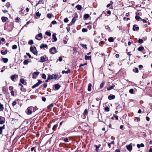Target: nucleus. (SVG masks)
Instances as JSON below:
<instances>
[{"label": "nucleus", "instance_id": "37", "mask_svg": "<svg viewBox=\"0 0 152 152\" xmlns=\"http://www.w3.org/2000/svg\"><path fill=\"white\" fill-rule=\"evenodd\" d=\"M133 71L134 72L136 73H138L139 72L138 69L137 68H135L133 70Z\"/></svg>", "mask_w": 152, "mask_h": 152}, {"label": "nucleus", "instance_id": "16", "mask_svg": "<svg viewBox=\"0 0 152 152\" xmlns=\"http://www.w3.org/2000/svg\"><path fill=\"white\" fill-rule=\"evenodd\" d=\"M46 61L45 58L44 56H42L40 58V60L39 61L40 62H43Z\"/></svg>", "mask_w": 152, "mask_h": 152}, {"label": "nucleus", "instance_id": "44", "mask_svg": "<svg viewBox=\"0 0 152 152\" xmlns=\"http://www.w3.org/2000/svg\"><path fill=\"white\" fill-rule=\"evenodd\" d=\"M16 104V102L15 101H14L12 102V105L13 106H14Z\"/></svg>", "mask_w": 152, "mask_h": 152}, {"label": "nucleus", "instance_id": "15", "mask_svg": "<svg viewBox=\"0 0 152 152\" xmlns=\"http://www.w3.org/2000/svg\"><path fill=\"white\" fill-rule=\"evenodd\" d=\"M5 129V125H4L2 127L0 126V134H1L3 131L2 130Z\"/></svg>", "mask_w": 152, "mask_h": 152}, {"label": "nucleus", "instance_id": "7", "mask_svg": "<svg viewBox=\"0 0 152 152\" xmlns=\"http://www.w3.org/2000/svg\"><path fill=\"white\" fill-rule=\"evenodd\" d=\"M77 17L78 16L77 14H75L74 15V16L71 22L72 24H74L75 23Z\"/></svg>", "mask_w": 152, "mask_h": 152}, {"label": "nucleus", "instance_id": "4", "mask_svg": "<svg viewBox=\"0 0 152 152\" xmlns=\"http://www.w3.org/2000/svg\"><path fill=\"white\" fill-rule=\"evenodd\" d=\"M38 82L37 83L35 84H34V85L33 86H32V88H35L36 87H37V86H39V85L42 82V81H41L40 80H38Z\"/></svg>", "mask_w": 152, "mask_h": 152}, {"label": "nucleus", "instance_id": "2", "mask_svg": "<svg viewBox=\"0 0 152 152\" xmlns=\"http://www.w3.org/2000/svg\"><path fill=\"white\" fill-rule=\"evenodd\" d=\"M57 50L55 47H53L50 49V52L51 54H54L56 53Z\"/></svg>", "mask_w": 152, "mask_h": 152}, {"label": "nucleus", "instance_id": "39", "mask_svg": "<svg viewBox=\"0 0 152 152\" xmlns=\"http://www.w3.org/2000/svg\"><path fill=\"white\" fill-rule=\"evenodd\" d=\"M20 82L23 84L24 83V80L23 78H21L20 79Z\"/></svg>", "mask_w": 152, "mask_h": 152}, {"label": "nucleus", "instance_id": "40", "mask_svg": "<svg viewBox=\"0 0 152 152\" xmlns=\"http://www.w3.org/2000/svg\"><path fill=\"white\" fill-rule=\"evenodd\" d=\"M42 78L46 79V76L45 74H43L42 75Z\"/></svg>", "mask_w": 152, "mask_h": 152}, {"label": "nucleus", "instance_id": "38", "mask_svg": "<svg viewBox=\"0 0 152 152\" xmlns=\"http://www.w3.org/2000/svg\"><path fill=\"white\" fill-rule=\"evenodd\" d=\"M114 88V86H111L110 87L107 88V90L108 91H110L111 89H113Z\"/></svg>", "mask_w": 152, "mask_h": 152}, {"label": "nucleus", "instance_id": "20", "mask_svg": "<svg viewBox=\"0 0 152 152\" xmlns=\"http://www.w3.org/2000/svg\"><path fill=\"white\" fill-rule=\"evenodd\" d=\"M70 70L69 69H68V70L66 71H62V74H64L65 73L68 74L70 73Z\"/></svg>", "mask_w": 152, "mask_h": 152}, {"label": "nucleus", "instance_id": "46", "mask_svg": "<svg viewBox=\"0 0 152 152\" xmlns=\"http://www.w3.org/2000/svg\"><path fill=\"white\" fill-rule=\"evenodd\" d=\"M129 92L131 94H133L134 93L133 89H130L129 90Z\"/></svg>", "mask_w": 152, "mask_h": 152}, {"label": "nucleus", "instance_id": "25", "mask_svg": "<svg viewBox=\"0 0 152 152\" xmlns=\"http://www.w3.org/2000/svg\"><path fill=\"white\" fill-rule=\"evenodd\" d=\"M144 49V48L142 46H141V47H139L138 49H137V50L138 51H141L142 50Z\"/></svg>", "mask_w": 152, "mask_h": 152}, {"label": "nucleus", "instance_id": "26", "mask_svg": "<svg viewBox=\"0 0 152 152\" xmlns=\"http://www.w3.org/2000/svg\"><path fill=\"white\" fill-rule=\"evenodd\" d=\"M104 84L105 82H102L100 85V88H102L103 87Z\"/></svg>", "mask_w": 152, "mask_h": 152}, {"label": "nucleus", "instance_id": "45", "mask_svg": "<svg viewBox=\"0 0 152 152\" xmlns=\"http://www.w3.org/2000/svg\"><path fill=\"white\" fill-rule=\"evenodd\" d=\"M47 17L49 18H51V17H52V15L51 14H48L47 15Z\"/></svg>", "mask_w": 152, "mask_h": 152}, {"label": "nucleus", "instance_id": "1", "mask_svg": "<svg viewBox=\"0 0 152 152\" xmlns=\"http://www.w3.org/2000/svg\"><path fill=\"white\" fill-rule=\"evenodd\" d=\"M32 107H28L26 110V112L27 114L28 115H31L32 114Z\"/></svg>", "mask_w": 152, "mask_h": 152}, {"label": "nucleus", "instance_id": "47", "mask_svg": "<svg viewBox=\"0 0 152 152\" xmlns=\"http://www.w3.org/2000/svg\"><path fill=\"white\" fill-rule=\"evenodd\" d=\"M105 110L107 112L109 111L110 110V108L108 107H106L105 108Z\"/></svg>", "mask_w": 152, "mask_h": 152}, {"label": "nucleus", "instance_id": "21", "mask_svg": "<svg viewBox=\"0 0 152 152\" xmlns=\"http://www.w3.org/2000/svg\"><path fill=\"white\" fill-rule=\"evenodd\" d=\"M47 45L46 44H42L40 46V48H47Z\"/></svg>", "mask_w": 152, "mask_h": 152}, {"label": "nucleus", "instance_id": "49", "mask_svg": "<svg viewBox=\"0 0 152 152\" xmlns=\"http://www.w3.org/2000/svg\"><path fill=\"white\" fill-rule=\"evenodd\" d=\"M69 20L67 18H65L64 20V21L65 23H67L68 22Z\"/></svg>", "mask_w": 152, "mask_h": 152}, {"label": "nucleus", "instance_id": "54", "mask_svg": "<svg viewBox=\"0 0 152 152\" xmlns=\"http://www.w3.org/2000/svg\"><path fill=\"white\" fill-rule=\"evenodd\" d=\"M11 94L12 96H14V91H11Z\"/></svg>", "mask_w": 152, "mask_h": 152}, {"label": "nucleus", "instance_id": "3", "mask_svg": "<svg viewBox=\"0 0 152 152\" xmlns=\"http://www.w3.org/2000/svg\"><path fill=\"white\" fill-rule=\"evenodd\" d=\"M30 50L34 54H36L37 53L36 48L35 47L33 48L31 47L30 48Z\"/></svg>", "mask_w": 152, "mask_h": 152}, {"label": "nucleus", "instance_id": "62", "mask_svg": "<svg viewBox=\"0 0 152 152\" xmlns=\"http://www.w3.org/2000/svg\"><path fill=\"white\" fill-rule=\"evenodd\" d=\"M107 13L109 15H110L111 13V12L110 10H108L107 11Z\"/></svg>", "mask_w": 152, "mask_h": 152}, {"label": "nucleus", "instance_id": "6", "mask_svg": "<svg viewBox=\"0 0 152 152\" xmlns=\"http://www.w3.org/2000/svg\"><path fill=\"white\" fill-rule=\"evenodd\" d=\"M42 37V34L41 33L38 34L36 36L35 38L37 40H40L41 39Z\"/></svg>", "mask_w": 152, "mask_h": 152}, {"label": "nucleus", "instance_id": "48", "mask_svg": "<svg viewBox=\"0 0 152 152\" xmlns=\"http://www.w3.org/2000/svg\"><path fill=\"white\" fill-rule=\"evenodd\" d=\"M82 31L83 32H86L87 31V29L85 28H83L82 29Z\"/></svg>", "mask_w": 152, "mask_h": 152}, {"label": "nucleus", "instance_id": "31", "mask_svg": "<svg viewBox=\"0 0 152 152\" xmlns=\"http://www.w3.org/2000/svg\"><path fill=\"white\" fill-rule=\"evenodd\" d=\"M3 61L5 63H7L8 61V59L7 58H3L2 59Z\"/></svg>", "mask_w": 152, "mask_h": 152}, {"label": "nucleus", "instance_id": "13", "mask_svg": "<svg viewBox=\"0 0 152 152\" xmlns=\"http://www.w3.org/2000/svg\"><path fill=\"white\" fill-rule=\"evenodd\" d=\"M115 96L114 95H110L109 96L108 98L109 100L114 99L115 98Z\"/></svg>", "mask_w": 152, "mask_h": 152}, {"label": "nucleus", "instance_id": "53", "mask_svg": "<svg viewBox=\"0 0 152 152\" xmlns=\"http://www.w3.org/2000/svg\"><path fill=\"white\" fill-rule=\"evenodd\" d=\"M96 146V151L98 152L99 149V147L96 145H95Z\"/></svg>", "mask_w": 152, "mask_h": 152}, {"label": "nucleus", "instance_id": "28", "mask_svg": "<svg viewBox=\"0 0 152 152\" xmlns=\"http://www.w3.org/2000/svg\"><path fill=\"white\" fill-rule=\"evenodd\" d=\"M108 41L110 42H113L114 41V39L113 37H110L109 38Z\"/></svg>", "mask_w": 152, "mask_h": 152}, {"label": "nucleus", "instance_id": "19", "mask_svg": "<svg viewBox=\"0 0 152 152\" xmlns=\"http://www.w3.org/2000/svg\"><path fill=\"white\" fill-rule=\"evenodd\" d=\"M92 85L91 83H89L88 84V91H90L91 90V87Z\"/></svg>", "mask_w": 152, "mask_h": 152}, {"label": "nucleus", "instance_id": "32", "mask_svg": "<svg viewBox=\"0 0 152 152\" xmlns=\"http://www.w3.org/2000/svg\"><path fill=\"white\" fill-rule=\"evenodd\" d=\"M89 17V15L87 14H86L84 15V17L86 19H87Z\"/></svg>", "mask_w": 152, "mask_h": 152}, {"label": "nucleus", "instance_id": "35", "mask_svg": "<svg viewBox=\"0 0 152 152\" xmlns=\"http://www.w3.org/2000/svg\"><path fill=\"white\" fill-rule=\"evenodd\" d=\"M45 34L49 36H51V33L49 31H46L45 32Z\"/></svg>", "mask_w": 152, "mask_h": 152}, {"label": "nucleus", "instance_id": "41", "mask_svg": "<svg viewBox=\"0 0 152 152\" xmlns=\"http://www.w3.org/2000/svg\"><path fill=\"white\" fill-rule=\"evenodd\" d=\"M143 42V40L141 39H139L138 40V42L140 43H142Z\"/></svg>", "mask_w": 152, "mask_h": 152}, {"label": "nucleus", "instance_id": "58", "mask_svg": "<svg viewBox=\"0 0 152 152\" xmlns=\"http://www.w3.org/2000/svg\"><path fill=\"white\" fill-rule=\"evenodd\" d=\"M42 100L43 101L45 102L46 100V99L45 97H42Z\"/></svg>", "mask_w": 152, "mask_h": 152}, {"label": "nucleus", "instance_id": "33", "mask_svg": "<svg viewBox=\"0 0 152 152\" xmlns=\"http://www.w3.org/2000/svg\"><path fill=\"white\" fill-rule=\"evenodd\" d=\"M33 43H34V42H33V40H30L29 41V42H28V44L29 45H32L33 44Z\"/></svg>", "mask_w": 152, "mask_h": 152}, {"label": "nucleus", "instance_id": "59", "mask_svg": "<svg viewBox=\"0 0 152 152\" xmlns=\"http://www.w3.org/2000/svg\"><path fill=\"white\" fill-rule=\"evenodd\" d=\"M26 55L29 56V58H31V56L30 54L29 53H26Z\"/></svg>", "mask_w": 152, "mask_h": 152}, {"label": "nucleus", "instance_id": "23", "mask_svg": "<svg viewBox=\"0 0 152 152\" xmlns=\"http://www.w3.org/2000/svg\"><path fill=\"white\" fill-rule=\"evenodd\" d=\"M137 146L138 148H140L141 147H143L144 146V145L143 143H141L140 144H137Z\"/></svg>", "mask_w": 152, "mask_h": 152}, {"label": "nucleus", "instance_id": "34", "mask_svg": "<svg viewBox=\"0 0 152 152\" xmlns=\"http://www.w3.org/2000/svg\"><path fill=\"white\" fill-rule=\"evenodd\" d=\"M28 62H29L27 60H26L24 61L23 64L24 65H27L28 64Z\"/></svg>", "mask_w": 152, "mask_h": 152}, {"label": "nucleus", "instance_id": "42", "mask_svg": "<svg viewBox=\"0 0 152 152\" xmlns=\"http://www.w3.org/2000/svg\"><path fill=\"white\" fill-rule=\"evenodd\" d=\"M17 46L16 45H14L12 46V48L13 49H17Z\"/></svg>", "mask_w": 152, "mask_h": 152}, {"label": "nucleus", "instance_id": "22", "mask_svg": "<svg viewBox=\"0 0 152 152\" xmlns=\"http://www.w3.org/2000/svg\"><path fill=\"white\" fill-rule=\"evenodd\" d=\"M39 72H34L33 75V78H35L34 77V74L36 75L37 76L39 75Z\"/></svg>", "mask_w": 152, "mask_h": 152}, {"label": "nucleus", "instance_id": "12", "mask_svg": "<svg viewBox=\"0 0 152 152\" xmlns=\"http://www.w3.org/2000/svg\"><path fill=\"white\" fill-rule=\"evenodd\" d=\"M56 33L53 34L52 35V37L54 39V41L53 42H56L57 39L56 36Z\"/></svg>", "mask_w": 152, "mask_h": 152}, {"label": "nucleus", "instance_id": "27", "mask_svg": "<svg viewBox=\"0 0 152 152\" xmlns=\"http://www.w3.org/2000/svg\"><path fill=\"white\" fill-rule=\"evenodd\" d=\"M76 7L78 10H80L82 8V6L80 5H77Z\"/></svg>", "mask_w": 152, "mask_h": 152}, {"label": "nucleus", "instance_id": "10", "mask_svg": "<svg viewBox=\"0 0 152 152\" xmlns=\"http://www.w3.org/2000/svg\"><path fill=\"white\" fill-rule=\"evenodd\" d=\"M126 147L127 149L129 151H131L132 150V147L131 144L127 145Z\"/></svg>", "mask_w": 152, "mask_h": 152}, {"label": "nucleus", "instance_id": "14", "mask_svg": "<svg viewBox=\"0 0 152 152\" xmlns=\"http://www.w3.org/2000/svg\"><path fill=\"white\" fill-rule=\"evenodd\" d=\"M1 20L2 22H5L8 19V18L7 17H1Z\"/></svg>", "mask_w": 152, "mask_h": 152}, {"label": "nucleus", "instance_id": "43", "mask_svg": "<svg viewBox=\"0 0 152 152\" xmlns=\"http://www.w3.org/2000/svg\"><path fill=\"white\" fill-rule=\"evenodd\" d=\"M36 15L37 16L40 17L41 15V14L39 12H38L36 13Z\"/></svg>", "mask_w": 152, "mask_h": 152}, {"label": "nucleus", "instance_id": "8", "mask_svg": "<svg viewBox=\"0 0 152 152\" xmlns=\"http://www.w3.org/2000/svg\"><path fill=\"white\" fill-rule=\"evenodd\" d=\"M5 118L1 116H0V124H2L5 123Z\"/></svg>", "mask_w": 152, "mask_h": 152}, {"label": "nucleus", "instance_id": "18", "mask_svg": "<svg viewBox=\"0 0 152 152\" xmlns=\"http://www.w3.org/2000/svg\"><path fill=\"white\" fill-rule=\"evenodd\" d=\"M61 86L60 85H59L58 84H56L55 85V88L56 89V90H58L60 88Z\"/></svg>", "mask_w": 152, "mask_h": 152}, {"label": "nucleus", "instance_id": "52", "mask_svg": "<svg viewBox=\"0 0 152 152\" xmlns=\"http://www.w3.org/2000/svg\"><path fill=\"white\" fill-rule=\"evenodd\" d=\"M82 46L83 48H85L86 49L87 48L86 45L82 44Z\"/></svg>", "mask_w": 152, "mask_h": 152}, {"label": "nucleus", "instance_id": "17", "mask_svg": "<svg viewBox=\"0 0 152 152\" xmlns=\"http://www.w3.org/2000/svg\"><path fill=\"white\" fill-rule=\"evenodd\" d=\"M8 50H6L4 51L3 50H2L1 51V53L3 55H5L7 54V53Z\"/></svg>", "mask_w": 152, "mask_h": 152}, {"label": "nucleus", "instance_id": "29", "mask_svg": "<svg viewBox=\"0 0 152 152\" xmlns=\"http://www.w3.org/2000/svg\"><path fill=\"white\" fill-rule=\"evenodd\" d=\"M85 59L86 60H90L91 59V56H88L86 55L85 56Z\"/></svg>", "mask_w": 152, "mask_h": 152}, {"label": "nucleus", "instance_id": "51", "mask_svg": "<svg viewBox=\"0 0 152 152\" xmlns=\"http://www.w3.org/2000/svg\"><path fill=\"white\" fill-rule=\"evenodd\" d=\"M113 4V2H112V1H111V3L110 4H108L107 6V7H109L112 4Z\"/></svg>", "mask_w": 152, "mask_h": 152}, {"label": "nucleus", "instance_id": "64", "mask_svg": "<svg viewBox=\"0 0 152 152\" xmlns=\"http://www.w3.org/2000/svg\"><path fill=\"white\" fill-rule=\"evenodd\" d=\"M114 117L115 118L116 120H118V117L117 115H114Z\"/></svg>", "mask_w": 152, "mask_h": 152}, {"label": "nucleus", "instance_id": "9", "mask_svg": "<svg viewBox=\"0 0 152 152\" xmlns=\"http://www.w3.org/2000/svg\"><path fill=\"white\" fill-rule=\"evenodd\" d=\"M18 75H12L11 77V79L13 81H14V80L16 79V78L18 77Z\"/></svg>", "mask_w": 152, "mask_h": 152}, {"label": "nucleus", "instance_id": "5", "mask_svg": "<svg viewBox=\"0 0 152 152\" xmlns=\"http://www.w3.org/2000/svg\"><path fill=\"white\" fill-rule=\"evenodd\" d=\"M57 78V75H50L48 77V79H56Z\"/></svg>", "mask_w": 152, "mask_h": 152}, {"label": "nucleus", "instance_id": "55", "mask_svg": "<svg viewBox=\"0 0 152 152\" xmlns=\"http://www.w3.org/2000/svg\"><path fill=\"white\" fill-rule=\"evenodd\" d=\"M56 22L55 20H53L52 22V23L53 24H56Z\"/></svg>", "mask_w": 152, "mask_h": 152}, {"label": "nucleus", "instance_id": "11", "mask_svg": "<svg viewBox=\"0 0 152 152\" xmlns=\"http://www.w3.org/2000/svg\"><path fill=\"white\" fill-rule=\"evenodd\" d=\"M139 29V27L138 26H136V25H134L133 26V30L134 31H137Z\"/></svg>", "mask_w": 152, "mask_h": 152}, {"label": "nucleus", "instance_id": "57", "mask_svg": "<svg viewBox=\"0 0 152 152\" xmlns=\"http://www.w3.org/2000/svg\"><path fill=\"white\" fill-rule=\"evenodd\" d=\"M84 113L85 115L87 114L88 113V111L87 110L85 109L84 111Z\"/></svg>", "mask_w": 152, "mask_h": 152}, {"label": "nucleus", "instance_id": "61", "mask_svg": "<svg viewBox=\"0 0 152 152\" xmlns=\"http://www.w3.org/2000/svg\"><path fill=\"white\" fill-rule=\"evenodd\" d=\"M141 20L142 21V22L144 23H146L147 22V21H146V20H145V19H141Z\"/></svg>", "mask_w": 152, "mask_h": 152}, {"label": "nucleus", "instance_id": "63", "mask_svg": "<svg viewBox=\"0 0 152 152\" xmlns=\"http://www.w3.org/2000/svg\"><path fill=\"white\" fill-rule=\"evenodd\" d=\"M43 86L45 88H46L47 86V84L45 83L43 84Z\"/></svg>", "mask_w": 152, "mask_h": 152}, {"label": "nucleus", "instance_id": "30", "mask_svg": "<svg viewBox=\"0 0 152 152\" xmlns=\"http://www.w3.org/2000/svg\"><path fill=\"white\" fill-rule=\"evenodd\" d=\"M53 104H51L47 107V108L48 109H50L52 107H53Z\"/></svg>", "mask_w": 152, "mask_h": 152}, {"label": "nucleus", "instance_id": "56", "mask_svg": "<svg viewBox=\"0 0 152 152\" xmlns=\"http://www.w3.org/2000/svg\"><path fill=\"white\" fill-rule=\"evenodd\" d=\"M58 60L59 61H62V58L61 57H60L59 58Z\"/></svg>", "mask_w": 152, "mask_h": 152}, {"label": "nucleus", "instance_id": "36", "mask_svg": "<svg viewBox=\"0 0 152 152\" xmlns=\"http://www.w3.org/2000/svg\"><path fill=\"white\" fill-rule=\"evenodd\" d=\"M135 18L138 21H139V20L140 19H141V18L139 16H136L135 17Z\"/></svg>", "mask_w": 152, "mask_h": 152}, {"label": "nucleus", "instance_id": "60", "mask_svg": "<svg viewBox=\"0 0 152 152\" xmlns=\"http://www.w3.org/2000/svg\"><path fill=\"white\" fill-rule=\"evenodd\" d=\"M64 140L65 142H68V139L67 138H64Z\"/></svg>", "mask_w": 152, "mask_h": 152}, {"label": "nucleus", "instance_id": "50", "mask_svg": "<svg viewBox=\"0 0 152 152\" xmlns=\"http://www.w3.org/2000/svg\"><path fill=\"white\" fill-rule=\"evenodd\" d=\"M6 6L7 8H8L10 7V3H8L6 4Z\"/></svg>", "mask_w": 152, "mask_h": 152}, {"label": "nucleus", "instance_id": "24", "mask_svg": "<svg viewBox=\"0 0 152 152\" xmlns=\"http://www.w3.org/2000/svg\"><path fill=\"white\" fill-rule=\"evenodd\" d=\"M4 109L3 105L0 103V111H3Z\"/></svg>", "mask_w": 152, "mask_h": 152}]
</instances>
